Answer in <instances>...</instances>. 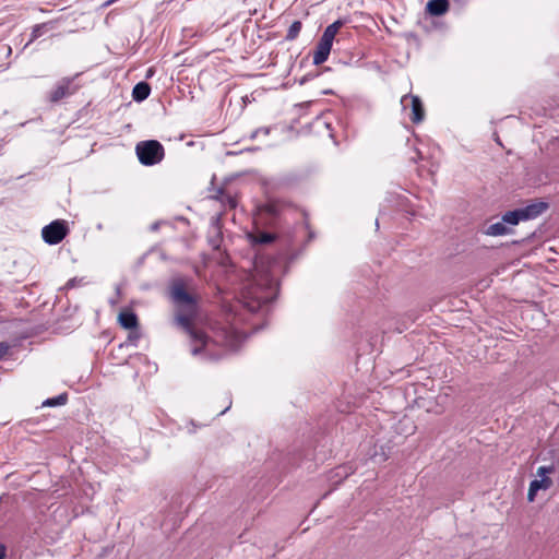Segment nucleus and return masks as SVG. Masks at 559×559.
<instances>
[{
    "mask_svg": "<svg viewBox=\"0 0 559 559\" xmlns=\"http://www.w3.org/2000/svg\"><path fill=\"white\" fill-rule=\"evenodd\" d=\"M344 25L343 21L337 20L330 24L323 32L321 38L319 39L317 47L313 51L312 61L313 64L320 66L325 62L330 56L333 40Z\"/></svg>",
    "mask_w": 559,
    "mask_h": 559,
    "instance_id": "nucleus-2",
    "label": "nucleus"
},
{
    "mask_svg": "<svg viewBox=\"0 0 559 559\" xmlns=\"http://www.w3.org/2000/svg\"><path fill=\"white\" fill-rule=\"evenodd\" d=\"M55 28V22L49 21L41 24H36L31 34V41H34L35 39L43 36L46 32L51 31Z\"/></svg>",
    "mask_w": 559,
    "mask_h": 559,
    "instance_id": "nucleus-12",
    "label": "nucleus"
},
{
    "mask_svg": "<svg viewBox=\"0 0 559 559\" xmlns=\"http://www.w3.org/2000/svg\"><path fill=\"white\" fill-rule=\"evenodd\" d=\"M510 233V229L506 226V223L498 222L488 226L486 235L488 236H502Z\"/></svg>",
    "mask_w": 559,
    "mask_h": 559,
    "instance_id": "nucleus-13",
    "label": "nucleus"
},
{
    "mask_svg": "<svg viewBox=\"0 0 559 559\" xmlns=\"http://www.w3.org/2000/svg\"><path fill=\"white\" fill-rule=\"evenodd\" d=\"M135 153L140 163L145 166L156 165L165 156L164 146L156 140L139 142L135 146Z\"/></svg>",
    "mask_w": 559,
    "mask_h": 559,
    "instance_id": "nucleus-3",
    "label": "nucleus"
},
{
    "mask_svg": "<svg viewBox=\"0 0 559 559\" xmlns=\"http://www.w3.org/2000/svg\"><path fill=\"white\" fill-rule=\"evenodd\" d=\"M118 322L127 330L136 329L139 325L138 317L131 310H122L118 316Z\"/></svg>",
    "mask_w": 559,
    "mask_h": 559,
    "instance_id": "nucleus-9",
    "label": "nucleus"
},
{
    "mask_svg": "<svg viewBox=\"0 0 559 559\" xmlns=\"http://www.w3.org/2000/svg\"><path fill=\"white\" fill-rule=\"evenodd\" d=\"M1 49L7 50V51H8V53H10V52H11V48H10L9 46H4V45H3V46H1Z\"/></svg>",
    "mask_w": 559,
    "mask_h": 559,
    "instance_id": "nucleus-24",
    "label": "nucleus"
},
{
    "mask_svg": "<svg viewBox=\"0 0 559 559\" xmlns=\"http://www.w3.org/2000/svg\"><path fill=\"white\" fill-rule=\"evenodd\" d=\"M10 346L5 342H0V360L8 354Z\"/></svg>",
    "mask_w": 559,
    "mask_h": 559,
    "instance_id": "nucleus-21",
    "label": "nucleus"
},
{
    "mask_svg": "<svg viewBox=\"0 0 559 559\" xmlns=\"http://www.w3.org/2000/svg\"><path fill=\"white\" fill-rule=\"evenodd\" d=\"M301 27H302V24L300 21L293 22V24L289 26V28L287 31L285 39L289 40V41L295 40L299 36Z\"/></svg>",
    "mask_w": 559,
    "mask_h": 559,
    "instance_id": "nucleus-14",
    "label": "nucleus"
},
{
    "mask_svg": "<svg viewBox=\"0 0 559 559\" xmlns=\"http://www.w3.org/2000/svg\"><path fill=\"white\" fill-rule=\"evenodd\" d=\"M152 74H153V69H150V70L147 71L146 78H151V75H152Z\"/></svg>",
    "mask_w": 559,
    "mask_h": 559,
    "instance_id": "nucleus-25",
    "label": "nucleus"
},
{
    "mask_svg": "<svg viewBox=\"0 0 559 559\" xmlns=\"http://www.w3.org/2000/svg\"><path fill=\"white\" fill-rule=\"evenodd\" d=\"M151 93V86L146 82H140L135 84L132 91V97L136 102H143L145 100Z\"/></svg>",
    "mask_w": 559,
    "mask_h": 559,
    "instance_id": "nucleus-11",
    "label": "nucleus"
},
{
    "mask_svg": "<svg viewBox=\"0 0 559 559\" xmlns=\"http://www.w3.org/2000/svg\"><path fill=\"white\" fill-rule=\"evenodd\" d=\"M274 239L275 236L273 234L260 233L259 235L255 236L254 241L257 243H271L272 241H274Z\"/></svg>",
    "mask_w": 559,
    "mask_h": 559,
    "instance_id": "nucleus-19",
    "label": "nucleus"
},
{
    "mask_svg": "<svg viewBox=\"0 0 559 559\" xmlns=\"http://www.w3.org/2000/svg\"><path fill=\"white\" fill-rule=\"evenodd\" d=\"M412 102V116L411 120L413 123H419L425 118V109L420 98L416 95L411 96Z\"/></svg>",
    "mask_w": 559,
    "mask_h": 559,
    "instance_id": "nucleus-10",
    "label": "nucleus"
},
{
    "mask_svg": "<svg viewBox=\"0 0 559 559\" xmlns=\"http://www.w3.org/2000/svg\"><path fill=\"white\" fill-rule=\"evenodd\" d=\"M267 299L265 297H258L253 304H248V307L250 308V310L254 311L257 309H259L262 305L266 304Z\"/></svg>",
    "mask_w": 559,
    "mask_h": 559,
    "instance_id": "nucleus-20",
    "label": "nucleus"
},
{
    "mask_svg": "<svg viewBox=\"0 0 559 559\" xmlns=\"http://www.w3.org/2000/svg\"><path fill=\"white\" fill-rule=\"evenodd\" d=\"M79 86L74 84V78L60 79L47 95L49 103L56 104L75 94Z\"/></svg>",
    "mask_w": 559,
    "mask_h": 559,
    "instance_id": "nucleus-5",
    "label": "nucleus"
},
{
    "mask_svg": "<svg viewBox=\"0 0 559 559\" xmlns=\"http://www.w3.org/2000/svg\"><path fill=\"white\" fill-rule=\"evenodd\" d=\"M118 0H107L103 5L104 7H109L111 4H114L115 2H117Z\"/></svg>",
    "mask_w": 559,
    "mask_h": 559,
    "instance_id": "nucleus-23",
    "label": "nucleus"
},
{
    "mask_svg": "<svg viewBox=\"0 0 559 559\" xmlns=\"http://www.w3.org/2000/svg\"><path fill=\"white\" fill-rule=\"evenodd\" d=\"M548 209V204L546 202L536 201L524 207L519 209L522 219L530 221L538 217Z\"/></svg>",
    "mask_w": 559,
    "mask_h": 559,
    "instance_id": "nucleus-7",
    "label": "nucleus"
},
{
    "mask_svg": "<svg viewBox=\"0 0 559 559\" xmlns=\"http://www.w3.org/2000/svg\"><path fill=\"white\" fill-rule=\"evenodd\" d=\"M450 9L448 0H430L426 5V11L432 16L445 14Z\"/></svg>",
    "mask_w": 559,
    "mask_h": 559,
    "instance_id": "nucleus-8",
    "label": "nucleus"
},
{
    "mask_svg": "<svg viewBox=\"0 0 559 559\" xmlns=\"http://www.w3.org/2000/svg\"><path fill=\"white\" fill-rule=\"evenodd\" d=\"M68 234V223L63 219H56L41 229V237L48 245L60 243Z\"/></svg>",
    "mask_w": 559,
    "mask_h": 559,
    "instance_id": "nucleus-4",
    "label": "nucleus"
},
{
    "mask_svg": "<svg viewBox=\"0 0 559 559\" xmlns=\"http://www.w3.org/2000/svg\"><path fill=\"white\" fill-rule=\"evenodd\" d=\"M67 401H68V395L66 393H63L56 397L47 399L46 401H44L43 406H49V407L60 406V405H64L67 403Z\"/></svg>",
    "mask_w": 559,
    "mask_h": 559,
    "instance_id": "nucleus-16",
    "label": "nucleus"
},
{
    "mask_svg": "<svg viewBox=\"0 0 559 559\" xmlns=\"http://www.w3.org/2000/svg\"><path fill=\"white\" fill-rule=\"evenodd\" d=\"M263 210L271 215H277L281 212V203L276 200H269Z\"/></svg>",
    "mask_w": 559,
    "mask_h": 559,
    "instance_id": "nucleus-18",
    "label": "nucleus"
},
{
    "mask_svg": "<svg viewBox=\"0 0 559 559\" xmlns=\"http://www.w3.org/2000/svg\"><path fill=\"white\" fill-rule=\"evenodd\" d=\"M169 294L177 308L176 322L190 337L192 355L202 353L209 345L210 338L193 323L198 314L199 296L189 290L187 282L182 278L171 282Z\"/></svg>",
    "mask_w": 559,
    "mask_h": 559,
    "instance_id": "nucleus-1",
    "label": "nucleus"
},
{
    "mask_svg": "<svg viewBox=\"0 0 559 559\" xmlns=\"http://www.w3.org/2000/svg\"><path fill=\"white\" fill-rule=\"evenodd\" d=\"M554 472L552 466H540L537 469V475L540 476V479H534L530 484L528 492H527V499L528 501H534L538 490L540 489H548L552 485V480L546 476V474H550Z\"/></svg>",
    "mask_w": 559,
    "mask_h": 559,
    "instance_id": "nucleus-6",
    "label": "nucleus"
},
{
    "mask_svg": "<svg viewBox=\"0 0 559 559\" xmlns=\"http://www.w3.org/2000/svg\"><path fill=\"white\" fill-rule=\"evenodd\" d=\"M502 221L506 224L516 225V224H519V222H521L523 219H522V216H521V213H520L519 209H516L514 211L507 212L502 216Z\"/></svg>",
    "mask_w": 559,
    "mask_h": 559,
    "instance_id": "nucleus-15",
    "label": "nucleus"
},
{
    "mask_svg": "<svg viewBox=\"0 0 559 559\" xmlns=\"http://www.w3.org/2000/svg\"><path fill=\"white\" fill-rule=\"evenodd\" d=\"M7 557V547L3 544H0V559H5Z\"/></svg>",
    "mask_w": 559,
    "mask_h": 559,
    "instance_id": "nucleus-22",
    "label": "nucleus"
},
{
    "mask_svg": "<svg viewBox=\"0 0 559 559\" xmlns=\"http://www.w3.org/2000/svg\"><path fill=\"white\" fill-rule=\"evenodd\" d=\"M230 336V330L227 328H222L219 332L216 334L214 342L221 345H226L228 344Z\"/></svg>",
    "mask_w": 559,
    "mask_h": 559,
    "instance_id": "nucleus-17",
    "label": "nucleus"
}]
</instances>
